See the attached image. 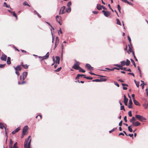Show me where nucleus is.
I'll use <instances>...</instances> for the list:
<instances>
[{
  "mask_svg": "<svg viewBox=\"0 0 148 148\" xmlns=\"http://www.w3.org/2000/svg\"><path fill=\"white\" fill-rule=\"evenodd\" d=\"M31 141V139H30L29 142L27 140H25L24 142L25 148H30V143Z\"/></svg>",
  "mask_w": 148,
  "mask_h": 148,
  "instance_id": "f257e3e1",
  "label": "nucleus"
},
{
  "mask_svg": "<svg viewBox=\"0 0 148 148\" xmlns=\"http://www.w3.org/2000/svg\"><path fill=\"white\" fill-rule=\"evenodd\" d=\"M135 117L139 121L141 122L146 119L145 118L140 115H136Z\"/></svg>",
  "mask_w": 148,
  "mask_h": 148,
  "instance_id": "f03ea898",
  "label": "nucleus"
},
{
  "mask_svg": "<svg viewBox=\"0 0 148 148\" xmlns=\"http://www.w3.org/2000/svg\"><path fill=\"white\" fill-rule=\"evenodd\" d=\"M75 61L76 62V63L74 64V65L72 66V68L75 70H78L80 67L79 66L80 63L76 60H75Z\"/></svg>",
  "mask_w": 148,
  "mask_h": 148,
  "instance_id": "7ed1b4c3",
  "label": "nucleus"
},
{
  "mask_svg": "<svg viewBox=\"0 0 148 148\" xmlns=\"http://www.w3.org/2000/svg\"><path fill=\"white\" fill-rule=\"evenodd\" d=\"M121 64H114V66H116L118 67H123V66L126 65V62L125 61H122L120 62Z\"/></svg>",
  "mask_w": 148,
  "mask_h": 148,
  "instance_id": "20e7f679",
  "label": "nucleus"
},
{
  "mask_svg": "<svg viewBox=\"0 0 148 148\" xmlns=\"http://www.w3.org/2000/svg\"><path fill=\"white\" fill-rule=\"evenodd\" d=\"M3 128L5 129V134L6 136H7V137H8V136L7 135V132H6V125L2 123H0V128L1 129H3Z\"/></svg>",
  "mask_w": 148,
  "mask_h": 148,
  "instance_id": "39448f33",
  "label": "nucleus"
},
{
  "mask_svg": "<svg viewBox=\"0 0 148 148\" xmlns=\"http://www.w3.org/2000/svg\"><path fill=\"white\" fill-rule=\"evenodd\" d=\"M49 57V52H48L46 55L43 57L38 56L39 58H41V59H40V60H45L47 59Z\"/></svg>",
  "mask_w": 148,
  "mask_h": 148,
  "instance_id": "423d86ee",
  "label": "nucleus"
},
{
  "mask_svg": "<svg viewBox=\"0 0 148 148\" xmlns=\"http://www.w3.org/2000/svg\"><path fill=\"white\" fill-rule=\"evenodd\" d=\"M65 9V6H63L62 7L59 11V14H64L65 13V11H64V10Z\"/></svg>",
  "mask_w": 148,
  "mask_h": 148,
  "instance_id": "0eeeda50",
  "label": "nucleus"
},
{
  "mask_svg": "<svg viewBox=\"0 0 148 148\" xmlns=\"http://www.w3.org/2000/svg\"><path fill=\"white\" fill-rule=\"evenodd\" d=\"M102 12L103 13L104 15L106 17H108L110 14V12L108 11H105L104 10L102 11Z\"/></svg>",
  "mask_w": 148,
  "mask_h": 148,
  "instance_id": "6e6552de",
  "label": "nucleus"
},
{
  "mask_svg": "<svg viewBox=\"0 0 148 148\" xmlns=\"http://www.w3.org/2000/svg\"><path fill=\"white\" fill-rule=\"evenodd\" d=\"M28 127L26 125L25 126L23 130L22 135H25L26 132L28 130Z\"/></svg>",
  "mask_w": 148,
  "mask_h": 148,
  "instance_id": "1a4fd4ad",
  "label": "nucleus"
},
{
  "mask_svg": "<svg viewBox=\"0 0 148 148\" xmlns=\"http://www.w3.org/2000/svg\"><path fill=\"white\" fill-rule=\"evenodd\" d=\"M140 124V123L139 121H136V122H133L132 125L133 127H137Z\"/></svg>",
  "mask_w": 148,
  "mask_h": 148,
  "instance_id": "9d476101",
  "label": "nucleus"
},
{
  "mask_svg": "<svg viewBox=\"0 0 148 148\" xmlns=\"http://www.w3.org/2000/svg\"><path fill=\"white\" fill-rule=\"evenodd\" d=\"M86 67L87 68L88 70H92L93 69V67H92L91 65L88 64H86Z\"/></svg>",
  "mask_w": 148,
  "mask_h": 148,
  "instance_id": "9b49d317",
  "label": "nucleus"
},
{
  "mask_svg": "<svg viewBox=\"0 0 148 148\" xmlns=\"http://www.w3.org/2000/svg\"><path fill=\"white\" fill-rule=\"evenodd\" d=\"M7 58V56L4 54H2L1 57V60L4 61H6V58Z\"/></svg>",
  "mask_w": 148,
  "mask_h": 148,
  "instance_id": "f8f14e48",
  "label": "nucleus"
},
{
  "mask_svg": "<svg viewBox=\"0 0 148 148\" xmlns=\"http://www.w3.org/2000/svg\"><path fill=\"white\" fill-rule=\"evenodd\" d=\"M26 77L23 76L22 77V81H23L22 82H20L19 81L18 82V84L19 85H22L24 84H25L26 83V82L25 81H24L25 79L26 78Z\"/></svg>",
  "mask_w": 148,
  "mask_h": 148,
  "instance_id": "ddd939ff",
  "label": "nucleus"
},
{
  "mask_svg": "<svg viewBox=\"0 0 148 148\" xmlns=\"http://www.w3.org/2000/svg\"><path fill=\"white\" fill-rule=\"evenodd\" d=\"M124 103L125 105L126 106H127V101H128V99L127 98H126V97L125 95H124Z\"/></svg>",
  "mask_w": 148,
  "mask_h": 148,
  "instance_id": "4468645a",
  "label": "nucleus"
},
{
  "mask_svg": "<svg viewBox=\"0 0 148 148\" xmlns=\"http://www.w3.org/2000/svg\"><path fill=\"white\" fill-rule=\"evenodd\" d=\"M60 60V57L58 56L56 57L55 63L59 64Z\"/></svg>",
  "mask_w": 148,
  "mask_h": 148,
  "instance_id": "2eb2a0df",
  "label": "nucleus"
},
{
  "mask_svg": "<svg viewBox=\"0 0 148 148\" xmlns=\"http://www.w3.org/2000/svg\"><path fill=\"white\" fill-rule=\"evenodd\" d=\"M132 104L133 103L132 99H130L129 100V105L128 106V108H132Z\"/></svg>",
  "mask_w": 148,
  "mask_h": 148,
  "instance_id": "dca6fc26",
  "label": "nucleus"
},
{
  "mask_svg": "<svg viewBox=\"0 0 148 148\" xmlns=\"http://www.w3.org/2000/svg\"><path fill=\"white\" fill-rule=\"evenodd\" d=\"M133 100L134 103L135 105L138 106H140V103L138 101L135 100V99Z\"/></svg>",
  "mask_w": 148,
  "mask_h": 148,
  "instance_id": "f3484780",
  "label": "nucleus"
},
{
  "mask_svg": "<svg viewBox=\"0 0 148 148\" xmlns=\"http://www.w3.org/2000/svg\"><path fill=\"white\" fill-rule=\"evenodd\" d=\"M11 58L10 57H8L7 58V63L8 64H10L11 63Z\"/></svg>",
  "mask_w": 148,
  "mask_h": 148,
  "instance_id": "a211bd4d",
  "label": "nucleus"
},
{
  "mask_svg": "<svg viewBox=\"0 0 148 148\" xmlns=\"http://www.w3.org/2000/svg\"><path fill=\"white\" fill-rule=\"evenodd\" d=\"M132 127H133V126L131 125H130L128 127V130L129 131V132H132L133 130L132 129Z\"/></svg>",
  "mask_w": 148,
  "mask_h": 148,
  "instance_id": "6ab92c4d",
  "label": "nucleus"
},
{
  "mask_svg": "<svg viewBox=\"0 0 148 148\" xmlns=\"http://www.w3.org/2000/svg\"><path fill=\"white\" fill-rule=\"evenodd\" d=\"M84 75V74H78L77 75V76L75 78L76 79H79V77H82Z\"/></svg>",
  "mask_w": 148,
  "mask_h": 148,
  "instance_id": "aec40b11",
  "label": "nucleus"
},
{
  "mask_svg": "<svg viewBox=\"0 0 148 148\" xmlns=\"http://www.w3.org/2000/svg\"><path fill=\"white\" fill-rule=\"evenodd\" d=\"M136 121V119L135 118L134 116H133L132 117V119L130 120V122H131V123H132L133 122H134V121Z\"/></svg>",
  "mask_w": 148,
  "mask_h": 148,
  "instance_id": "412c9836",
  "label": "nucleus"
},
{
  "mask_svg": "<svg viewBox=\"0 0 148 148\" xmlns=\"http://www.w3.org/2000/svg\"><path fill=\"white\" fill-rule=\"evenodd\" d=\"M100 4H97V9L99 10H101L102 9V7Z\"/></svg>",
  "mask_w": 148,
  "mask_h": 148,
  "instance_id": "4be33fe9",
  "label": "nucleus"
},
{
  "mask_svg": "<svg viewBox=\"0 0 148 148\" xmlns=\"http://www.w3.org/2000/svg\"><path fill=\"white\" fill-rule=\"evenodd\" d=\"M71 9L70 7H69L68 8H66V12L67 13H69L71 12Z\"/></svg>",
  "mask_w": 148,
  "mask_h": 148,
  "instance_id": "5701e85b",
  "label": "nucleus"
},
{
  "mask_svg": "<svg viewBox=\"0 0 148 148\" xmlns=\"http://www.w3.org/2000/svg\"><path fill=\"white\" fill-rule=\"evenodd\" d=\"M13 144V141L11 139H10V142L9 143V148H10L11 147H12V145Z\"/></svg>",
  "mask_w": 148,
  "mask_h": 148,
  "instance_id": "b1692460",
  "label": "nucleus"
},
{
  "mask_svg": "<svg viewBox=\"0 0 148 148\" xmlns=\"http://www.w3.org/2000/svg\"><path fill=\"white\" fill-rule=\"evenodd\" d=\"M34 14H37L39 18H40L41 17V16L38 13L36 10H34Z\"/></svg>",
  "mask_w": 148,
  "mask_h": 148,
  "instance_id": "393cba45",
  "label": "nucleus"
},
{
  "mask_svg": "<svg viewBox=\"0 0 148 148\" xmlns=\"http://www.w3.org/2000/svg\"><path fill=\"white\" fill-rule=\"evenodd\" d=\"M3 6L5 7L6 8H10V9H12L10 7V6L9 5H8L7 3L6 2H4L3 4Z\"/></svg>",
  "mask_w": 148,
  "mask_h": 148,
  "instance_id": "a878e982",
  "label": "nucleus"
},
{
  "mask_svg": "<svg viewBox=\"0 0 148 148\" xmlns=\"http://www.w3.org/2000/svg\"><path fill=\"white\" fill-rule=\"evenodd\" d=\"M27 75V72H24L23 73L22 76L26 77Z\"/></svg>",
  "mask_w": 148,
  "mask_h": 148,
  "instance_id": "bb28decb",
  "label": "nucleus"
},
{
  "mask_svg": "<svg viewBox=\"0 0 148 148\" xmlns=\"http://www.w3.org/2000/svg\"><path fill=\"white\" fill-rule=\"evenodd\" d=\"M59 39L58 37H56L55 43L58 44L59 43Z\"/></svg>",
  "mask_w": 148,
  "mask_h": 148,
  "instance_id": "cd10ccee",
  "label": "nucleus"
},
{
  "mask_svg": "<svg viewBox=\"0 0 148 148\" xmlns=\"http://www.w3.org/2000/svg\"><path fill=\"white\" fill-rule=\"evenodd\" d=\"M130 63V61L128 59L126 60V65L127 66H129Z\"/></svg>",
  "mask_w": 148,
  "mask_h": 148,
  "instance_id": "c85d7f7f",
  "label": "nucleus"
},
{
  "mask_svg": "<svg viewBox=\"0 0 148 148\" xmlns=\"http://www.w3.org/2000/svg\"><path fill=\"white\" fill-rule=\"evenodd\" d=\"M23 5H27L28 6H29V7H30V6L29 5L28 3L26 1H24L23 4Z\"/></svg>",
  "mask_w": 148,
  "mask_h": 148,
  "instance_id": "c756f323",
  "label": "nucleus"
},
{
  "mask_svg": "<svg viewBox=\"0 0 148 148\" xmlns=\"http://www.w3.org/2000/svg\"><path fill=\"white\" fill-rule=\"evenodd\" d=\"M78 70H79V72H81L82 73H85L86 71L85 70H83L80 67H79Z\"/></svg>",
  "mask_w": 148,
  "mask_h": 148,
  "instance_id": "7c9ffc66",
  "label": "nucleus"
},
{
  "mask_svg": "<svg viewBox=\"0 0 148 148\" xmlns=\"http://www.w3.org/2000/svg\"><path fill=\"white\" fill-rule=\"evenodd\" d=\"M130 60L131 62H132V64H133V65H134V66L136 67V64H135V62L134 61V60L132 59H130Z\"/></svg>",
  "mask_w": 148,
  "mask_h": 148,
  "instance_id": "2f4dec72",
  "label": "nucleus"
},
{
  "mask_svg": "<svg viewBox=\"0 0 148 148\" xmlns=\"http://www.w3.org/2000/svg\"><path fill=\"white\" fill-rule=\"evenodd\" d=\"M17 144V142H15V143L14 144L13 146H12V148H18V147L17 146H16V145Z\"/></svg>",
  "mask_w": 148,
  "mask_h": 148,
  "instance_id": "473e14b6",
  "label": "nucleus"
},
{
  "mask_svg": "<svg viewBox=\"0 0 148 148\" xmlns=\"http://www.w3.org/2000/svg\"><path fill=\"white\" fill-rule=\"evenodd\" d=\"M62 68L61 67L58 68L57 69L55 70V71L56 72H59L61 69Z\"/></svg>",
  "mask_w": 148,
  "mask_h": 148,
  "instance_id": "72a5a7b5",
  "label": "nucleus"
},
{
  "mask_svg": "<svg viewBox=\"0 0 148 148\" xmlns=\"http://www.w3.org/2000/svg\"><path fill=\"white\" fill-rule=\"evenodd\" d=\"M117 24L119 25H121V24L120 21L119 19H116Z\"/></svg>",
  "mask_w": 148,
  "mask_h": 148,
  "instance_id": "f704fd0d",
  "label": "nucleus"
},
{
  "mask_svg": "<svg viewBox=\"0 0 148 148\" xmlns=\"http://www.w3.org/2000/svg\"><path fill=\"white\" fill-rule=\"evenodd\" d=\"M117 129V127H115L113 128L112 130H110L109 131V132L110 133H111L112 132L114 131L115 130H116Z\"/></svg>",
  "mask_w": 148,
  "mask_h": 148,
  "instance_id": "c9c22d12",
  "label": "nucleus"
},
{
  "mask_svg": "<svg viewBox=\"0 0 148 148\" xmlns=\"http://www.w3.org/2000/svg\"><path fill=\"white\" fill-rule=\"evenodd\" d=\"M12 14H13V16L15 17L16 18V19L17 20V16L16 14L15 13V12L14 11Z\"/></svg>",
  "mask_w": 148,
  "mask_h": 148,
  "instance_id": "e433bc0d",
  "label": "nucleus"
},
{
  "mask_svg": "<svg viewBox=\"0 0 148 148\" xmlns=\"http://www.w3.org/2000/svg\"><path fill=\"white\" fill-rule=\"evenodd\" d=\"M117 8H118V10L120 12L121 8L119 4H118L117 5Z\"/></svg>",
  "mask_w": 148,
  "mask_h": 148,
  "instance_id": "4c0bfd02",
  "label": "nucleus"
},
{
  "mask_svg": "<svg viewBox=\"0 0 148 148\" xmlns=\"http://www.w3.org/2000/svg\"><path fill=\"white\" fill-rule=\"evenodd\" d=\"M61 18V17L60 16L57 15L56 16V21H58V18Z\"/></svg>",
  "mask_w": 148,
  "mask_h": 148,
  "instance_id": "58836bf2",
  "label": "nucleus"
},
{
  "mask_svg": "<svg viewBox=\"0 0 148 148\" xmlns=\"http://www.w3.org/2000/svg\"><path fill=\"white\" fill-rule=\"evenodd\" d=\"M93 82H100V79H95L92 80Z\"/></svg>",
  "mask_w": 148,
  "mask_h": 148,
  "instance_id": "ea45409f",
  "label": "nucleus"
},
{
  "mask_svg": "<svg viewBox=\"0 0 148 148\" xmlns=\"http://www.w3.org/2000/svg\"><path fill=\"white\" fill-rule=\"evenodd\" d=\"M107 79L104 78L103 79H100V82H105L106 81Z\"/></svg>",
  "mask_w": 148,
  "mask_h": 148,
  "instance_id": "a19ab883",
  "label": "nucleus"
},
{
  "mask_svg": "<svg viewBox=\"0 0 148 148\" xmlns=\"http://www.w3.org/2000/svg\"><path fill=\"white\" fill-rule=\"evenodd\" d=\"M22 65L24 67L25 69H27L28 67V66L27 64L25 65Z\"/></svg>",
  "mask_w": 148,
  "mask_h": 148,
  "instance_id": "79ce46f5",
  "label": "nucleus"
},
{
  "mask_svg": "<svg viewBox=\"0 0 148 148\" xmlns=\"http://www.w3.org/2000/svg\"><path fill=\"white\" fill-rule=\"evenodd\" d=\"M71 5V1L69 2L67 4V6L68 7H70L69 6L70 5Z\"/></svg>",
  "mask_w": 148,
  "mask_h": 148,
  "instance_id": "37998d69",
  "label": "nucleus"
},
{
  "mask_svg": "<svg viewBox=\"0 0 148 148\" xmlns=\"http://www.w3.org/2000/svg\"><path fill=\"white\" fill-rule=\"evenodd\" d=\"M128 115L130 117H131L132 116V112L131 111H129L128 112Z\"/></svg>",
  "mask_w": 148,
  "mask_h": 148,
  "instance_id": "c03bdc74",
  "label": "nucleus"
},
{
  "mask_svg": "<svg viewBox=\"0 0 148 148\" xmlns=\"http://www.w3.org/2000/svg\"><path fill=\"white\" fill-rule=\"evenodd\" d=\"M5 64H0V68H2L5 67Z\"/></svg>",
  "mask_w": 148,
  "mask_h": 148,
  "instance_id": "a18cd8bd",
  "label": "nucleus"
},
{
  "mask_svg": "<svg viewBox=\"0 0 148 148\" xmlns=\"http://www.w3.org/2000/svg\"><path fill=\"white\" fill-rule=\"evenodd\" d=\"M20 127H18L15 130V131L16 132H17L20 130Z\"/></svg>",
  "mask_w": 148,
  "mask_h": 148,
  "instance_id": "49530a36",
  "label": "nucleus"
},
{
  "mask_svg": "<svg viewBox=\"0 0 148 148\" xmlns=\"http://www.w3.org/2000/svg\"><path fill=\"white\" fill-rule=\"evenodd\" d=\"M132 47H130V46H129V51L131 53L133 51H132Z\"/></svg>",
  "mask_w": 148,
  "mask_h": 148,
  "instance_id": "de8ad7c7",
  "label": "nucleus"
},
{
  "mask_svg": "<svg viewBox=\"0 0 148 148\" xmlns=\"http://www.w3.org/2000/svg\"><path fill=\"white\" fill-rule=\"evenodd\" d=\"M61 48L62 52H63V50L64 49V45L63 44H62V45H61Z\"/></svg>",
  "mask_w": 148,
  "mask_h": 148,
  "instance_id": "09e8293b",
  "label": "nucleus"
},
{
  "mask_svg": "<svg viewBox=\"0 0 148 148\" xmlns=\"http://www.w3.org/2000/svg\"><path fill=\"white\" fill-rule=\"evenodd\" d=\"M18 66L19 67L18 68L17 71H21V68L20 66L19 65H18Z\"/></svg>",
  "mask_w": 148,
  "mask_h": 148,
  "instance_id": "8fccbe9b",
  "label": "nucleus"
},
{
  "mask_svg": "<svg viewBox=\"0 0 148 148\" xmlns=\"http://www.w3.org/2000/svg\"><path fill=\"white\" fill-rule=\"evenodd\" d=\"M121 84L123 87H125V86H126L127 87L128 86V85L122 83Z\"/></svg>",
  "mask_w": 148,
  "mask_h": 148,
  "instance_id": "3c124183",
  "label": "nucleus"
},
{
  "mask_svg": "<svg viewBox=\"0 0 148 148\" xmlns=\"http://www.w3.org/2000/svg\"><path fill=\"white\" fill-rule=\"evenodd\" d=\"M121 110H123L125 111V109L124 108V106H121Z\"/></svg>",
  "mask_w": 148,
  "mask_h": 148,
  "instance_id": "603ef678",
  "label": "nucleus"
},
{
  "mask_svg": "<svg viewBox=\"0 0 148 148\" xmlns=\"http://www.w3.org/2000/svg\"><path fill=\"white\" fill-rule=\"evenodd\" d=\"M126 68L125 67L123 68V67H121V70L126 71Z\"/></svg>",
  "mask_w": 148,
  "mask_h": 148,
  "instance_id": "864d4df0",
  "label": "nucleus"
},
{
  "mask_svg": "<svg viewBox=\"0 0 148 148\" xmlns=\"http://www.w3.org/2000/svg\"><path fill=\"white\" fill-rule=\"evenodd\" d=\"M127 38H128V39L129 40V42H131V39L130 38V37L129 36H127Z\"/></svg>",
  "mask_w": 148,
  "mask_h": 148,
  "instance_id": "5fc2aeb1",
  "label": "nucleus"
},
{
  "mask_svg": "<svg viewBox=\"0 0 148 148\" xmlns=\"http://www.w3.org/2000/svg\"><path fill=\"white\" fill-rule=\"evenodd\" d=\"M108 6L109 7V8L111 10V11L112 12H114L112 8L110 7V4H108Z\"/></svg>",
  "mask_w": 148,
  "mask_h": 148,
  "instance_id": "6e6d98bb",
  "label": "nucleus"
},
{
  "mask_svg": "<svg viewBox=\"0 0 148 148\" xmlns=\"http://www.w3.org/2000/svg\"><path fill=\"white\" fill-rule=\"evenodd\" d=\"M128 74L131 75L133 76L134 77V73H128Z\"/></svg>",
  "mask_w": 148,
  "mask_h": 148,
  "instance_id": "4d7b16f0",
  "label": "nucleus"
},
{
  "mask_svg": "<svg viewBox=\"0 0 148 148\" xmlns=\"http://www.w3.org/2000/svg\"><path fill=\"white\" fill-rule=\"evenodd\" d=\"M136 84L138 88L139 87V82H137L136 83Z\"/></svg>",
  "mask_w": 148,
  "mask_h": 148,
  "instance_id": "13d9d810",
  "label": "nucleus"
},
{
  "mask_svg": "<svg viewBox=\"0 0 148 148\" xmlns=\"http://www.w3.org/2000/svg\"><path fill=\"white\" fill-rule=\"evenodd\" d=\"M114 84L115 85L117 86L118 87H119V85L117 82H114Z\"/></svg>",
  "mask_w": 148,
  "mask_h": 148,
  "instance_id": "bf43d9fd",
  "label": "nucleus"
},
{
  "mask_svg": "<svg viewBox=\"0 0 148 148\" xmlns=\"http://www.w3.org/2000/svg\"><path fill=\"white\" fill-rule=\"evenodd\" d=\"M92 77L87 76L86 79H92Z\"/></svg>",
  "mask_w": 148,
  "mask_h": 148,
  "instance_id": "052dcab7",
  "label": "nucleus"
},
{
  "mask_svg": "<svg viewBox=\"0 0 148 148\" xmlns=\"http://www.w3.org/2000/svg\"><path fill=\"white\" fill-rule=\"evenodd\" d=\"M128 136H130L131 137H132V138H133V134H129L128 135Z\"/></svg>",
  "mask_w": 148,
  "mask_h": 148,
  "instance_id": "680f3d73",
  "label": "nucleus"
},
{
  "mask_svg": "<svg viewBox=\"0 0 148 148\" xmlns=\"http://www.w3.org/2000/svg\"><path fill=\"white\" fill-rule=\"evenodd\" d=\"M121 67H119V68H117V67H114V69H115L119 70L120 69H121Z\"/></svg>",
  "mask_w": 148,
  "mask_h": 148,
  "instance_id": "e2e57ef3",
  "label": "nucleus"
},
{
  "mask_svg": "<svg viewBox=\"0 0 148 148\" xmlns=\"http://www.w3.org/2000/svg\"><path fill=\"white\" fill-rule=\"evenodd\" d=\"M124 120L125 122H127V116H125L124 117Z\"/></svg>",
  "mask_w": 148,
  "mask_h": 148,
  "instance_id": "0e129e2a",
  "label": "nucleus"
},
{
  "mask_svg": "<svg viewBox=\"0 0 148 148\" xmlns=\"http://www.w3.org/2000/svg\"><path fill=\"white\" fill-rule=\"evenodd\" d=\"M122 120H121L119 123V126H121L122 125Z\"/></svg>",
  "mask_w": 148,
  "mask_h": 148,
  "instance_id": "69168bd1",
  "label": "nucleus"
},
{
  "mask_svg": "<svg viewBox=\"0 0 148 148\" xmlns=\"http://www.w3.org/2000/svg\"><path fill=\"white\" fill-rule=\"evenodd\" d=\"M132 97L133 100L135 99V97H134L135 95L134 94H132Z\"/></svg>",
  "mask_w": 148,
  "mask_h": 148,
  "instance_id": "338daca9",
  "label": "nucleus"
},
{
  "mask_svg": "<svg viewBox=\"0 0 148 148\" xmlns=\"http://www.w3.org/2000/svg\"><path fill=\"white\" fill-rule=\"evenodd\" d=\"M58 44L55 43V47L54 48H53V49H55L56 48Z\"/></svg>",
  "mask_w": 148,
  "mask_h": 148,
  "instance_id": "774afa93",
  "label": "nucleus"
}]
</instances>
